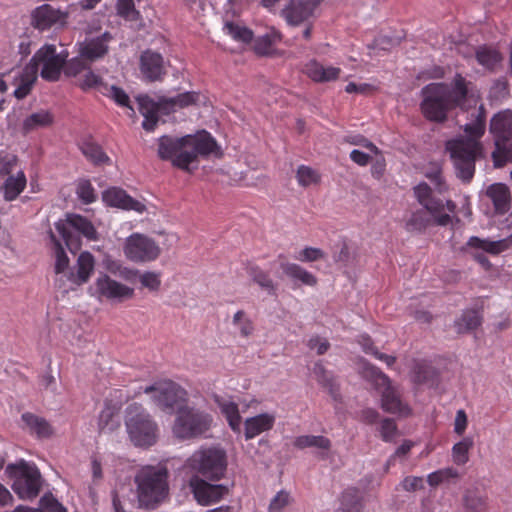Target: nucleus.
Segmentation results:
<instances>
[{"instance_id":"nucleus-1","label":"nucleus","mask_w":512,"mask_h":512,"mask_svg":"<svg viewBox=\"0 0 512 512\" xmlns=\"http://www.w3.org/2000/svg\"><path fill=\"white\" fill-rule=\"evenodd\" d=\"M219 154L215 139L206 131L183 137L164 135L158 140V156L185 171L192 170V165L197 163L199 156Z\"/></svg>"},{"instance_id":"nucleus-2","label":"nucleus","mask_w":512,"mask_h":512,"mask_svg":"<svg viewBox=\"0 0 512 512\" xmlns=\"http://www.w3.org/2000/svg\"><path fill=\"white\" fill-rule=\"evenodd\" d=\"M68 56L69 52L63 45H60V50L54 44L43 45L23 68L19 76L15 78V97L23 99L29 94L39 72L43 79L57 81Z\"/></svg>"},{"instance_id":"nucleus-3","label":"nucleus","mask_w":512,"mask_h":512,"mask_svg":"<svg viewBox=\"0 0 512 512\" xmlns=\"http://www.w3.org/2000/svg\"><path fill=\"white\" fill-rule=\"evenodd\" d=\"M422 96L421 111L431 121L443 122L455 107L468 108V89L465 79L459 74L455 76L453 86L431 83L422 89Z\"/></svg>"},{"instance_id":"nucleus-4","label":"nucleus","mask_w":512,"mask_h":512,"mask_svg":"<svg viewBox=\"0 0 512 512\" xmlns=\"http://www.w3.org/2000/svg\"><path fill=\"white\" fill-rule=\"evenodd\" d=\"M485 119V111L480 106L475 120L465 125V136L452 139L446 144L456 174L463 181H470L474 175L475 160L481 151L479 139L485 131Z\"/></svg>"},{"instance_id":"nucleus-5","label":"nucleus","mask_w":512,"mask_h":512,"mask_svg":"<svg viewBox=\"0 0 512 512\" xmlns=\"http://www.w3.org/2000/svg\"><path fill=\"white\" fill-rule=\"evenodd\" d=\"M134 481L139 507L153 508L168 495V470L164 466H144L137 471Z\"/></svg>"},{"instance_id":"nucleus-6","label":"nucleus","mask_w":512,"mask_h":512,"mask_svg":"<svg viewBox=\"0 0 512 512\" xmlns=\"http://www.w3.org/2000/svg\"><path fill=\"white\" fill-rule=\"evenodd\" d=\"M228 466L226 451L220 446H204L187 458L184 467L210 481H219L225 477Z\"/></svg>"},{"instance_id":"nucleus-7","label":"nucleus","mask_w":512,"mask_h":512,"mask_svg":"<svg viewBox=\"0 0 512 512\" xmlns=\"http://www.w3.org/2000/svg\"><path fill=\"white\" fill-rule=\"evenodd\" d=\"M200 100V95L196 92H185L176 97H159L157 101L149 96L143 95L137 97L139 112L144 117L142 126L147 131H153L157 122L158 114H169L177 109L196 105Z\"/></svg>"},{"instance_id":"nucleus-8","label":"nucleus","mask_w":512,"mask_h":512,"mask_svg":"<svg viewBox=\"0 0 512 512\" xmlns=\"http://www.w3.org/2000/svg\"><path fill=\"white\" fill-rule=\"evenodd\" d=\"M125 427L130 441L136 447L147 448L157 441L158 425L142 405L132 403L126 408Z\"/></svg>"},{"instance_id":"nucleus-9","label":"nucleus","mask_w":512,"mask_h":512,"mask_svg":"<svg viewBox=\"0 0 512 512\" xmlns=\"http://www.w3.org/2000/svg\"><path fill=\"white\" fill-rule=\"evenodd\" d=\"M6 473L13 480L12 489L22 500L36 498L42 486V477L35 464L19 461L9 464Z\"/></svg>"},{"instance_id":"nucleus-10","label":"nucleus","mask_w":512,"mask_h":512,"mask_svg":"<svg viewBox=\"0 0 512 512\" xmlns=\"http://www.w3.org/2000/svg\"><path fill=\"white\" fill-rule=\"evenodd\" d=\"M362 374L381 394V405L386 412L401 416L409 414V408L402 402L399 391L392 386L386 375L368 363L363 364Z\"/></svg>"},{"instance_id":"nucleus-11","label":"nucleus","mask_w":512,"mask_h":512,"mask_svg":"<svg viewBox=\"0 0 512 512\" xmlns=\"http://www.w3.org/2000/svg\"><path fill=\"white\" fill-rule=\"evenodd\" d=\"M212 422V416L202 410L188 406L179 407L173 433L180 439L198 437L210 429Z\"/></svg>"},{"instance_id":"nucleus-12","label":"nucleus","mask_w":512,"mask_h":512,"mask_svg":"<svg viewBox=\"0 0 512 512\" xmlns=\"http://www.w3.org/2000/svg\"><path fill=\"white\" fill-rule=\"evenodd\" d=\"M55 228L72 252L79 248V240L75 233L81 234L89 240L97 239V231L93 224L78 214L67 215L65 220L55 223Z\"/></svg>"},{"instance_id":"nucleus-13","label":"nucleus","mask_w":512,"mask_h":512,"mask_svg":"<svg viewBox=\"0 0 512 512\" xmlns=\"http://www.w3.org/2000/svg\"><path fill=\"white\" fill-rule=\"evenodd\" d=\"M490 131L495 136L493 158L496 166H501L511 153V146L507 142L512 139V112L507 110L495 115L490 123Z\"/></svg>"},{"instance_id":"nucleus-14","label":"nucleus","mask_w":512,"mask_h":512,"mask_svg":"<svg viewBox=\"0 0 512 512\" xmlns=\"http://www.w3.org/2000/svg\"><path fill=\"white\" fill-rule=\"evenodd\" d=\"M123 252L131 262L146 263L156 260L161 253V249L149 236L133 233L126 238Z\"/></svg>"},{"instance_id":"nucleus-15","label":"nucleus","mask_w":512,"mask_h":512,"mask_svg":"<svg viewBox=\"0 0 512 512\" xmlns=\"http://www.w3.org/2000/svg\"><path fill=\"white\" fill-rule=\"evenodd\" d=\"M89 292L99 301L108 300L116 303L131 299L134 295L132 287L116 281L106 273H99L98 277L89 287Z\"/></svg>"},{"instance_id":"nucleus-16","label":"nucleus","mask_w":512,"mask_h":512,"mask_svg":"<svg viewBox=\"0 0 512 512\" xmlns=\"http://www.w3.org/2000/svg\"><path fill=\"white\" fill-rule=\"evenodd\" d=\"M156 406L162 410H172L184 401L186 392L178 384L172 381H160L144 389Z\"/></svg>"},{"instance_id":"nucleus-17","label":"nucleus","mask_w":512,"mask_h":512,"mask_svg":"<svg viewBox=\"0 0 512 512\" xmlns=\"http://www.w3.org/2000/svg\"><path fill=\"white\" fill-rule=\"evenodd\" d=\"M205 478L191 476L189 487L195 500L201 505H212L223 499L229 493V487L223 484H213Z\"/></svg>"},{"instance_id":"nucleus-18","label":"nucleus","mask_w":512,"mask_h":512,"mask_svg":"<svg viewBox=\"0 0 512 512\" xmlns=\"http://www.w3.org/2000/svg\"><path fill=\"white\" fill-rule=\"evenodd\" d=\"M80 87L83 90L95 89L114 100L119 106L129 108L134 113V109L130 106V98L125 91L115 85H108L91 70L86 71L83 75L80 80Z\"/></svg>"},{"instance_id":"nucleus-19","label":"nucleus","mask_w":512,"mask_h":512,"mask_svg":"<svg viewBox=\"0 0 512 512\" xmlns=\"http://www.w3.org/2000/svg\"><path fill=\"white\" fill-rule=\"evenodd\" d=\"M67 13L50 4L38 6L32 12V25L38 30L58 29L67 22Z\"/></svg>"},{"instance_id":"nucleus-20","label":"nucleus","mask_w":512,"mask_h":512,"mask_svg":"<svg viewBox=\"0 0 512 512\" xmlns=\"http://www.w3.org/2000/svg\"><path fill=\"white\" fill-rule=\"evenodd\" d=\"M102 199L111 207L123 210H133L139 214L147 211L145 202L132 198L125 190L118 187H112L104 191Z\"/></svg>"},{"instance_id":"nucleus-21","label":"nucleus","mask_w":512,"mask_h":512,"mask_svg":"<svg viewBox=\"0 0 512 512\" xmlns=\"http://www.w3.org/2000/svg\"><path fill=\"white\" fill-rule=\"evenodd\" d=\"M316 5V0H291L281 14L288 24L298 25L312 16Z\"/></svg>"},{"instance_id":"nucleus-22","label":"nucleus","mask_w":512,"mask_h":512,"mask_svg":"<svg viewBox=\"0 0 512 512\" xmlns=\"http://www.w3.org/2000/svg\"><path fill=\"white\" fill-rule=\"evenodd\" d=\"M275 264H278L279 268L282 270L283 275L288 277L296 284L310 287H313L317 284V279L311 272L307 271L305 268L296 263L287 261L282 255L278 256Z\"/></svg>"},{"instance_id":"nucleus-23","label":"nucleus","mask_w":512,"mask_h":512,"mask_svg":"<svg viewBox=\"0 0 512 512\" xmlns=\"http://www.w3.org/2000/svg\"><path fill=\"white\" fill-rule=\"evenodd\" d=\"M275 413L267 412L249 417L244 421V437L251 440L261 433L271 430L275 424Z\"/></svg>"},{"instance_id":"nucleus-24","label":"nucleus","mask_w":512,"mask_h":512,"mask_svg":"<svg viewBox=\"0 0 512 512\" xmlns=\"http://www.w3.org/2000/svg\"><path fill=\"white\" fill-rule=\"evenodd\" d=\"M140 70L149 81H156L164 74V61L159 53L147 50L140 57Z\"/></svg>"},{"instance_id":"nucleus-25","label":"nucleus","mask_w":512,"mask_h":512,"mask_svg":"<svg viewBox=\"0 0 512 512\" xmlns=\"http://www.w3.org/2000/svg\"><path fill=\"white\" fill-rule=\"evenodd\" d=\"M111 38L109 33H104L100 37L85 40L79 44V54L87 61H95L107 53Z\"/></svg>"},{"instance_id":"nucleus-26","label":"nucleus","mask_w":512,"mask_h":512,"mask_svg":"<svg viewBox=\"0 0 512 512\" xmlns=\"http://www.w3.org/2000/svg\"><path fill=\"white\" fill-rule=\"evenodd\" d=\"M512 246V234L504 239L492 241L489 239H482L476 236L469 238L467 247L474 250H481L492 255H498L506 251Z\"/></svg>"},{"instance_id":"nucleus-27","label":"nucleus","mask_w":512,"mask_h":512,"mask_svg":"<svg viewBox=\"0 0 512 512\" xmlns=\"http://www.w3.org/2000/svg\"><path fill=\"white\" fill-rule=\"evenodd\" d=\"M306 74L316 82H329L336 80L340 75V68L333 66H323L319 62L312 60L305 67Z\"/></svg>"},{"instance_id":"nucleus-28","label":"nucleus","mask_w":512,"mask_h":512,"mask_svg":"<svg viewBox=\"0 0 512 512\" xmlns=\"http://www.w3.org/2000/svg\"><path fill=\"white\" fill-rule=\"evenodd\" d=\"M216 402L221 413L226 418L230 428L236 432L241 433L242 431V420L239 413L238 405L230 398H217Z\"/></svg>"},{"instance_id":"nucleus-29","label":"nucleus","mask_w":512,"mask_h":512,"mask_svg":"<svg viewBox=\"0 0 512 512\" xmlns=\"http://www.w3.org/2000/svg\"><path fill=\"white\" fill-rule=\"evenodd\" d=\"M95 260L91 253L82 252L77 259V273H70V280L75 284L86 283L94 271Z\"/></svg>"},{"instance_id":"nucleus-30","label":"nucleus","mask_w":512,"mask_h":512,"mask_svg":"<svg viewBox=\"0 0 512 512\" xmlns=\"http://www.w3.org/2000/svg\"><path fill=\"white\" fill-rule=\"evenodd\" d=\"M487 196L493 202L495 210L504 214L510 207V192L506 185L501 183L492 184L487 189Z\"/></svg>"},{"instance_id":"nucleus-31","label":"nucleus","mask_w":512,"mask_h":512,"mask_svg":"<svg viewBox=\"0 0 512 512\" xmlns=\"http://www.w3.org/2000/svg\"><path fill=\"white\" fill-rule=\"evenodd\" d=\"M26 176L23 171L6 178L2 186L3 197L6 201L15 200L26 187Z\"/></svg>"},{"instance_id":"nucleus-32","label":"nucleus","mask_w":512,"mask_h":512,"mask_svg":"<svg viewBox=\"0 0 512 512\" xmlns=\"http://www.w3.org/2000/svg\"><path fill=\"white\" fill-rule=\"evenodd\" d=\"M22 421L26 428L38 438H48L53 433L52 427L44 418L32 413H24L22 415Z\"/></svg>"},{"instance_id":"nucleus-33","label":"nucleus","mask_w":512,"mask_h":512,"mask_svg":"<svg viewBox=\"0 0 512 512\" xmlns=\"http://www.w3.org/2000/svg\"><path fill=\"white\" fill-rule=\"evenodd\" d=\"M54 116L48 110H39L29 116L23 121V130L25 132H31L41 128H46L52 125Z\"/></svg>"},{"instance_id":"nucleus-34","label":"nucleus","mask_w":512,"mask_h":512,"mask_svg":"<svg viewBox=\"0 0 512 512\" xmlns=\"http://www.w3.org/2000/svg\"><path fill=\"white\" fill-rule=\"evenodd\" d=\"M335 512H361V493L356 488L346 489Z\"/></svg>"},{"instance_id":"nucleus-35","label":"nucleus","mask_w":512,"mask_h":512,"mask_svg":"<svg viewBox=\"0 0 512 512\" xmlns=\"http://www.w3.org/2000/svg\"><path fill=\"white\" fill-rule=\"evenodd\" d=\"M294 446L300 449L313 447L321 451L322 456L330 449L331 442L328 438L315 435H303L296 437Z\"/></svg>"},{"instance_id":"nucleus-36","label":"nucleus","mask_w":512,"mask_h":512,"mask_svg":"<svg viewBox=\"0 0 512 512\" xmlns=\"http://www.w3.org/2000/svg\"><path fill=\"white\" fill-rule=\"evenodd\" d=\"M280 39V33L275 29H271L269 32L256 39L255 51L260 55H270L274 52L275 46Z\"/></svg>"},{"instance_id":"nucleus-37","label":"nucleus","mask_w":512,"mask_h":512,"mask_svg":"<svg viewBox=\"0 0 512 512\" xmlns=\"http://www.w3.org/2000/svg\"><path fill=\"white\" fill-rule=\"evenodd\" d=\"M313 374L317 381L330 393L334 400H338V385L335 382L333 375L326 371L321 363H316L313 368Z\"/></svg>"},{"instance_id":"nucleus-38","label":"nucleus","mask_w":512,"mask_h":512,"mask_svg":"<svg viewBox=\"0 0 512 512\" xmlns=\"http://www.w3.org/2000/svg\"><path fill=\"white\" fill-rule=\"evenodd\" d=\"M414 193L419 203L434 214L442 205L441 201L431 197V189L426 183H420L414 188Z\"/></svg>"},{"instance_id":"nucleus-39","label":"nucleus","mask_w":512,"mask_h":512,"mask_svg":"<svg viewBox=\"0 0 512 512\" xmlns=\"http://www.w3.org/2000/svg\"><path fill=\"white\" fill-rule=\"evenodd\" d=\"M477 62L488 70H494L502 61L501 55L494 49L482 46L476 50Z\"/></svg>"},{"instance_id":"nucleus-40","label":"nucleus","mask_w":512,"mask_h":512,"mask_svg":"<svg viewBox=\"0 0 512 512\" xmlns=\"http://www.w3.org/2000/svg\"><path fill=\"white\" fill-rule=\"evenodd\" d=\"M481 324V316L475 310L465 311L462 316L456 320L455 326L459 333L477 328Z\"/></svg>"},{"instance_id":"nucleus-41","label":"nucleus","mask_w":512,"mask_h":512,"mask_svg":"<svg viewBox=\"0 0 512 512\" xmlns=\"http://www.w3.org/2000/svg\"><path fill=\"white\" fill-rule=\"evenodd\" d=\"M81 151L87 159L94 164H103L108 162L109 157L103 152L102 148L94 142H84L81 145Z\"/></svg>"},{"instance_id":"nucleus-42","label":"nucleus","mask_w":512,"mask_h":512,"mask_svg":"<svg viewBox=\"0 0 512 512\" xmlns=\"http://www.w3.org/2000/svg\"><path fill=\"white\" fill-rule=\"evenodd\" d=\"M431 213L426 208L414 212L406 223L409 231H422L430 223Z\"/></svg>"},{"instance_id":"nucleus-43","label":"nucleus","mask_w":512,"mask_h":512,"mask_svg":"<svg viewBox=\"0 0 512 512\" xmlns=\"http://www.w3.org/2000/svg\"><path fill=\"white\" fill-rule=\"evenodd\" d=\"M473 446V439L471 437H465L452 448L453 461L457 465H464L469 457L468 452Z\"/></svg>"},{"instance_id":"nucleus-44","label":"nucleus","mask_w":512,"mask_h":512,"mask_svg":"<svg viewBox=\"0 0 512 512\" xmlns=\"http://www.w3.org/2000/svg\"><path fill=\"white\" fill-rule=\"evenodd\" d=\"M223 30L226 34L230 35L234 40L247 43L252 39V31L247 27L234 22H226Z\"/></svg>"},{"instance_id":"nucleus-45","label":"nucleus","mask_w":512,"mask_h":512,"mask_svg":"<svg viewBox=\"0 0 512 512\" xmlns=\"http://www.w3.org/2000/svg\"><path fill=\"white\" fill-rule=\"evenodd\" d=\"M51 241L53 242V250L55 255V272L56 274L64 273L69 266V259L66 255L64 248L58 240H56L54 234L50 233Z\"/></svg>"},{"instance_id":"nucleus-46","label":"nucleus","mask_w":512,"mask_h":512,"mask_svg":"<svg viewBox=\"0 0 512 512\" xmlns=\"http://www.w3.org/2000/svg\"><path fill=\"white\" fill-rule=\"evenodd\" d=\"M102 266L111 274L122 277L126 280L131 279L134 272L127 267H123L122 264L113 259L111 256H105L102 260Z\"/></svg>"},{"instance_id":"nucleus-47","label":"nucleus","mask_w":512,"mask_h":512,"mask_svg":"<svg viewBox=\"0 0 512 512\" xmlns=\"http://www.w3.org/2000/svg\"><path fill=\"white\" fill-rule=\"evenodd\" d=\"M99 429L103 432H111L119 425L114 408L106 407L99 415Z\"/></svg>"},{"instance_id":"nucleus-48","label":"nucleus","mask_w":512,"mask_h":512,"mask_svg":"<svg viewBox=\"0 0 512 512\" xmlns=\"http://www.w3.org/2000/svg\"><path fill=\"white\" fill-rule=\"evenodd\" d=\"M249 275L253 281L257 283L261 288L272 294L275 291V285L269 275L258 267H251L249 269Z\"/></svg>"},{"instance_id":"nucleus-49","label":"nucleus","mask_w":512,"mask_h":512,"mask_svg":"<svg viewBox=\"0 0 512 512\" xmlns=\"http://www.w3.org/2000/svg\"><path fill=\"white\" fill-rule=\"evenodd\" d=\"M297 180L299 185L307 187L313 184H317L320 180L318 172L311 167L301 165L297 169Z\"/></svg>"},{"instance_id":"nucleus-50","label":"nucleus","mask_w":512,"mask_h":512,"mask_svg":"<svg viewBox=\"0 0 512 512\" xmlns=\"http://www.w3.org/2000/svg\"><path fill=\"white\" fill-rule=\"evenodd\" d=\"M292 498L287 491L281 490L271 499L268 512H283L291 504Z\"/></svg>"},{"instance_id":"nucleus-51","label":"nucleus","mask_w":512,"mask_h":512,"mask_svg":"<svg viewBox=\"0 0 512 512\" xmlns=\"http://www.w3.org/2000/svg\"><path fill=\"white\" fill-rule=\"evenodd\" d=\"M464 505L469 512H483L485 503L475 491H467L464 496Z\"/></svg>"},{"instance_id":"nucleus-52","label":"nucleus","mask_w":512,"mask_h":512,"mask_svg":"<svg viewBox=\"0 0 512 512\" xmlns=\"http://www.w3.org/2000/svg\"><path fill=\"white\" fill-rule=\"evenodd\" d=\"M458 476V472L453 468H445L440 469L438 471L432 472L428 475L427 481L431 486H437L440 483L451 479L456 478Z\"/></svg>"},{"instance_id":"nucleus-53","label":"nucleus","mask_w":512,"mask_h":512,"mask_svg":"<svg viewBox=\"0 0 512 512\" xmlns=\"http://www.w3.org/2000/svg\"><path fill=\"white\" fill-rule=\"evenodd\" d=\"M434 370L426 363H417L414 367V381L418 383H426L433 379Z\"/></svg>"},{"instance_id":"nucleus-54","label":"nucleus","mask_w":512,"mask_h":512,"mask_svg":"<svg viewBox=\"0 0 512 512\" xmlns=\"http://www.w3.org/2000/svg\"><path fill=\"white\" fill-rule=\"evenodd\" d=\"M77 195L85 203H92L96 200V193L88 180H81L77 185Z\"/></svg>"},{"instance_id":"nucleus-55","label":"nucleus","mask_w":512,"mask_h":512,"mask_svg":"<svg viewBox=\"0 0 512 512\" xmlns=\"http://www.w3.org/2000/svg\"><path fill=\"white\" fill-rule=\"evenodd\" d=\"M40 506L43 512H67V509L54 496L47 493L40 499Z\"/></svg>"},{"instance_id":"nucleus-56","label":"nucleus","mask_w":512,"mask_h":512,"mask_svg":"<svg viewBox=\"0 0 512 512\" xmlns=\"http://www.w3.org/2000/svg\"><path fill=\"white\" fill-rule=\"evenodd\" d=\"M85 58L81 57L79 54V57L72 58L70 61H66L64 65V72L67 76H76L80 72L86 70V62Z\"/></svg>"},{"instance_id":"nucleus-57","label":"nucleus","mask_w":512,"mask_h":512,"mask_svg":"<svg viewBox=\"0 0 512 512\" xmlns=\"http://www.w3.org/2000/svg\"><path fill=\"white\" fill-rule=\"evenodd\" d=\"M294 258L301 262H313L324 258V252L319 248L306 247L299 251Z\"/></svg>"},{"instance_id":"nucleus-58","label":"nucleus","mask_w":512,"mask_h":512,"mask_svg":"<svg viewBox=\"0 0 512 512\" xmlns=\"http://www.w3.org/2000/svg\"><path fill=\"white\" fill-rule=\"evenodd\" d=\"M363 349L366 353L373 354L377 359L384 361L388 366H391L395 358L389 355L378 352L372 345L369 338H363Z\"/></svg>"},{"instance_id":"nucleus-59","label":"nucleus","mask_w":512,"mask_h":512,"mask_svg":"<svg viewBox=\"0 0 512 512\" xmlns=\"http://www.w3.org/2000/svg\"><path fill=\"white\" fill-rule=\"evenodd\" d=\"M140 282L144 287H146L152 291L157 290L161 284L160 276L158 273H155V272L143 273L140 276Z\"/></svg>"},{"instance_id":"nucleus-60","label":"nucleus","mask_w":512,"mask_h":512,"mask_svg":"<svg viewBox=\"0 0 512 512\" xmlns=\"http://www.w3.org/2000/svg\"><path fill=\"white\" fill-rule=\"evenodd\" d=\"M396 431H397V428L392 419L385 418L381 422L380 433H381V437L384 441H386V442L391 441L394 438Z\"/></svg>"},{"instance_id":"nucleus-61","label":"nucleus","mask_w":512,"mask_h":512,"mask_svg":"<svg viewBox=\"0 0 512 512\" xmlns=\"http://www.w3.org/2000/svg\"><path fill=\"white\" fill-rule=\"evenodd\" d=\"M347 141L353 145L361 146L375 155L379 154L378 148L362 135L348 136Z\"/></svg>"},{"instance_id":"nucleus-62","label":"nucleus","mask_w":512,"mask_h":512,"mask_svg":"<svg viewBox=\"0 0 512 512\" xmlns=\"http://www.w3.org/2000/svg\"><path fill=\"white\" fill-rule=\"evenodd\" d=\"M373 155H375V154L371 153L368 150H367V152H364L359 149H354L350 153V158L356 164H358L360 166H365L370 162Z\"/></svg>"},{"instance_id":"nucleus-63","label":"nucleus","mask_w":512,"mask_h":512,"mask_svg":"<svg viewBox=\"0 0 512 512\" xmlns=\"http://www.w3.org/2000/svg\"><path fill=\"white\" fill-rule=\"evenodd\" d=\"M308 347L311 350H315L317 354L322 355L328 350L329 342L326 339L314 336L309 339Z\"/></svg>"},{"instance_id":"nucleus-64","label":"nucleus","mask_w":512,"mask_h":512,"mask_svg":"<svg viewBox=\"0 0 512 512\" xmlns=\"http://www.w3.org/2000/svg\"><path fill=\"white\" fill-rule=\"evenodd\" d=\"M427 177L435 185L436 189L441 193L446 189L441 170L438 166L433 167L431 172H427Z\"/></svg>"}]
</instances>
